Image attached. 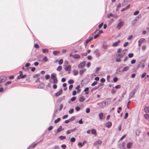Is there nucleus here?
Masks as SVG:
<instances>
[{
	"label": "nucleus",
	"mask_w": 149,
	"mask_h": 149,
	"mask_svg": "<svg viewBox=\"0 0 149 149\" xmlns=\"http://www.w3.org/2000/svg\"><path fill=\"white\" fill-rule=\"evenodd\" d=\"M139 88V86H136L133 91L130 93L129 99H130L135 94Z\"/></svg>",
	"instance_id": "nucleus-1"
},
{
	"label": "nucleus",
	"mask_w": 149,
	"mask_h": 149,
	"mask_svg": "<svg viewBox=\"0 0 149 149\" xmlns=\"http://www.w3.org/2000/svg\"><path fill=\"white\" fill-rule=\"evenodd\" d=\"M97 105H100V107L103 108L106 106V102L105 101H102L100 102H98L97 104Z\"/></svg>",
	"instance_id": "nucleus-2"
},
{
	"label": "nucleus",
	"mask_w": 149,
	"mask_h": 149,
	"mask_svg": "<svg viewBox=\"0 0 149 149\" xmlns=\"http://www.w3.org/2000/svg\"><path fill=\"white\" fill-rule=\"evenodd\" d=\"M93 53L95 55V56L97 57H99L101 55V54L99 51L97 49H95L93 51Z\"/></svg>",
	"instance_id": "nucleus-3"
},
{
	"label": "nucleus",
	"mask_w": 149,
	"mask_h": 149,
	"mask_svg": "<svg viewBox=\"0 0 149 149\" xmlns=\"http://www.w3.org/2000/svg\"><path fill=\"white\" fill-rule=\"evenodd\" d=\"M6 80V77L5 76H1L0 77V83L4 82Z\"/></svg>",
	"instance_id": "nucleus-4"
},
{
	"label": "nucleus",
	"mask_w": 149,
	"mask_h": 149,
	"mask_svg": "<svg viewBox=\"0 0 149 149\" xmlns=\"http://www.w3.org/2000/svg\"><path fill=\"white\" fill-rule=\"evenodd\" d=\"M86 62L85 61H83L78 65L79 68H84Z\"/></svg>",
	"instance_id": "nucleus-5"
},
{
	"label": "nucleus",
	"mask_w": 149,
	"mask_h": 149,
	"mask_svg": "<svg viewBox=\"0 0 149 149\" xmlns=\"http://www.w3.org/2000/svg\"><path fill=\"white\" fill-rule=\"evenodd\" d=\"M124 24V23L123 22L121 21L120 22L117 24V28L119 29H120L121 27L123 26Z\"/></svg>",
	"instance_id": "nucleus-6"
},
{
	"label": "nucleus",
	"mask_w": 149,
	"mask_h": 149,
	"mask_svg": "<svg viewBox=\"0 0 149 149\" xmlns=\"http://www.w3.org/2000/svg\"><path fill=\"white\" fill-rule=\"evenodd\" d=\"M145 41V40L144 38H141L138 41V45L139 47L140 46L141 44L144 42Z\"/></svg>",
	"instance_id": "nucleus-7"
},
{
	"label": "nucleus",
	"mask_w": 149,
	"mask_h": 149,
	"mask_svg": "<svg viewBox=\"0 0 149 149\" xmlns=\"http://www.w3.org/2000/svg\"><path fill=\"white\" fill-rule=\"evenodd\" d=\"M102 143V141L100 140H98L97 141H95L94 143V145L96 146Z\"/></svg>",
	"instance_id": "nucleus-8"
},
{
	"label": "nucleus",
	"mask_w": 149,
	"mask_h": 149,
	"mask_svg": "<svg viewBox=\"0 0 149 149\" xmlns=\"http://www.w3.org/2000/svg\"><path fill=\"white\" fill-rule=\"evenodd\" d=\"M62 89H60L55 94V96L56 97H58L60 95L62 94Z\"/></svg>",
	"instance_id": "nucleus-9"
},
{
	"label": "nucleus",
	"mask_w": 149,
	"mask_h": 149,
	"mask_svg": "<svg viewBox=\"0 0 149 149\" xmlns=\"http://www.w3.org/2000/svg\"><path fill=\"white\" fill-rule=\"evenodd\" d=\"M118 146L120 149H123L125 146V143L123 142L121 144H119L118 145Z\"/></svg>",
	"instance_id": "nucleus-10"
},
{
	"label": "nucleus",
	"mask_w": 149,
	"mask_h": 149,
	"mask_svg": "<svg viewBox=\"0 0 149 149\" xmlns=\"http://www.w3.org/2000/svg\"><path fill=\"white\" fill-rule=\"evenodd\" d=\"M112 126V123L111 122H108L106 124V127L108 128H110Z\"/></svg>",
	"instance_id": "nucleus-11"
},
{
	"label": "nucleus",
	"mask_w": 149,
	"mask_h": 149,
	"mask_svg": "<svg viewBox=\"0 0 149 149\" xmlns=\"http://www.w3.org/2000/svg\"><path fill=\"white\" fill-rule=\"evenodd\" d=\"M120 42V41L119 40H118L115 43H114L112 45V46L113 47H116L117 46L118 44H119V43Z\"/></svg>",
	"instance_id": "nucleus-12"
},
{
	"label": "nucleus",
	"mask_w": 149,
	"mask_h": 149,
	"mask_svg": "<svg viewBox=\"0 0 149 149\" xmlns=\"http://www.w3.org/2000/svg\"><path fill=\"white\" fill-rule=\"evenodd\" d=\"M62 127L60 126L57 129V131L56 133V134H57L60 132L61 131L63 130H64V129H62Z\"/></svg>",
	"instance_id": "nucleus-13"
},
{
	"label": "nucleus",
	"mask_w": 149,
	"mask_h": 149,
	"mask_svg": "<svg viewBox=\"0 0 149 149\" xmlns=\"http://www.w3.org/2000/svg\"><path fill=\"white\" fill-rule=\"evenodd\" d=\"M71 66L70 65H68L65 68V71H70L71 70Z\"/></svg>",
	"instance_id": "nucleus-14"
},
{
	"label": "nucleus",
	"mask_w": 149,
	"mask_h": 149,
	"mask_svg": "<svg viewBox=\"0 0 149 149\" xmlns=\"http://www.w3.org/2000/svg\"><path fill=\"white\" fill-rule=\"evenodd\" d=\"M80 55L78 54H75L73 55V58L74 59H78L80 58Z\"/></svg>",
	"instance_id": "nucleus-15"
},
{
	"label": "nucleus",
	"mask_w": 149,
	"mask_h": 149,
	"mask_svg": "<svg viewBox=\"0 0 149 149\" xmlns=\"http://www.w3.org/2000/svg\"><path fill=\"white\" fill-rule=\"evenodd\" d=\"M129 69V66H127L123 68V69L122 71L123 72L127 71H128Z\"/></svg>",
	"instance_id": "nucleus-16"
},
{
	"label": "nucleus",
	"mask_w": 149,
	"mask_h": 149,
	"mask_svg": "<svg viewBox=\"0 0 149 149\" xmlns=\"http://www.w3.org/2000/svg\"><path fill=\"white\" fill-rule=\"evenodd\" d=\"M56 77V74L55 73H53L51 74V78L52 79H53L55 78Z\"/></svg>",
	"instance_id": "nucleus-17"
},
{
	"label": "nucleus",
	"mask_w": 149,
	"mask_h": 149,
	"mask_svg": "<svg viewBox=\"0 0 149 149\" xmlns=\"http://www.w3.org/2000/svg\"><path fill=\"white\" fill-rule=\"evenodd\" d=\"M86 71V69H84L81 70L79 71V74L80 75H82Z\"/></svg>",
	"instance_id": "nucleus-18"
},
{
	"label": "nucleus",
	"mask_w": 149,
	"mask_h": 149,
	"mask_svg": "<svg viewBox=\"0 0 149 149\" xmlns=\"http://www.w3.org/2000/svg\"><path fill=\"white\" fill-rule=\"evenodd\" d=\"M99 118L100 120H102L103 118V114L101 112L98 114Z\"/></svg>",
	"instance_id": "nucleus-19"
},
{
	"label": "nucleus",
	"mask_w": 149,
	"mask_h": 149,
	"mask_svg": "<svg viewBox=\"0 0 149 149\" xmlns=\"http://www.w3.org/2000/svg\"><path fill=\"white\" fill-rule=\"evenodd\" d=\"M144 111L146 113H149V108L148 107L146 106L145 107Z\"/></svg>",
	"instance_id": "nucleus-20"
},
{
	"label": "nucleus",
	"mask_w": 149,
	"mask_h": 149,
	"mask_svg": "<svg viewBox=\"0 0 149 149\" xmlns=\"http://www.w3.org/2000/svg\"><path fill=\"white\" fill-rule=\"evenodd\" d=\"M132 143L131 142H129L127 144V147L128 148H130L132 146Z\"/></svg>",
	"instance_id": "nucleus-21"
},
{
	"label": "nucleus",
	"mask_w": 149,
	"mask_h": 149,
	"mask_svg": "<svg viewBox=\"0 0 149 149\" xmlns=\"http://www.w3.org/2000/svg\"><path fill=\"white\" fill-rule=\"evenodd\" d=\"M130 4H129L127 6L125 7V8H123L122 10H121V11H124V10H127V9H128V8H129L130 7Z\"/></svg>",
	"instance_id": "nucleus-22"
},
{
	"label": "nucleus",
	"mask_w": 149,
	"mask_h": 149,
	"mask_svg": "<svg viewBox=\"0 0 149 149\" xmlns=\"http://www.w3.org/2000/svg\"><path fill=\"white\" fill-rule=\"evenodd\" d=\"M85 100L83 96H81L80 97L79 99V101L80 102H82L84 101Z\"/></svg>",
	"instance_id": "nucleus-23"
},
{
	"label": "nucleus",
	"mask_w": 149,
	"mask_h": 149,
	"mask_svg": "<svg viewBox=\"0 0 149 149\" xmlns=\"http://www.w3.org/2000/svg\"><path fill=\"white\" fill-rule=\"evenodd\" d=\"M100 86H97L93 88L91 90V91L93 92V91L95 90H97L98 88Z\"/></svg>",
	"instance_id": "nucleus-24"
},
{
	"label": "nucleus",
	"mask_w": 149,
	"mask_h": 149,
	"mask_svg": "<svg viewBox=\"0 0 149 149\" xmlns=\"http://www.w3.org/2000/svg\"><path fill=\"white\" fill-rule=\"evenodd\" d=\"M138 19H135L132 22V24L133 25L135 24L136 23V22L137 21Z\"/></svg>",
	"instance_id": "nucleus-25"
},
{
	"label": "nucleus",
	"mask_w": 149,
	"mask_h": 149,
	"mask_svg": "<svg viewBox=\"0 0 149 149\" xmlns=\"http://www.w3.org/2000/svg\"><path fill=\"white\" fill-rule=\"evenodd\" d=\"M73 74L74 75H77L78 73V71L76 70H74L73 71Z\"/></svg>",
	"instance_id": "nucleus-26"
},
{
	"label": "nucleus",
	"mask_w": 149,
	"mask_h": 149,
	"mask_svg": "<svg viewBox=\"0 0 149 149\" xmlns=\"http://www.w3.org/2000/svg\"><path fill=\"white\" fill-rule=\"evenodd\" d=\"M91 134H96V131L95 129H92L91 130Z\"/></svg>",
	"instance_id": "nucleus-27"
},
{
	"label": "nucleus",
	"mask_w": 149,
	"mask_h": 149,
	"mask_svg": "<svg viewBox=\"0 0 149 149\" xmlns=\"http://www.w3.org/2000/svg\"><path fill=\"white\" fill-rule=\"evenodd\" d=\"M62 69V67L61 66H59L56 68V70L58 71H60Z\"/></svg>",
	"instance_id": "nucleus-28"
},
{
	"label": "nucleus",
	"mask_w": 149,
	"mask_h": 149,
	"mask_svg": "<svg viewBox=\"0 0 149 149\" xmlns=\"http://www.w3.org/2000/svg\"><path fill=\"white\" fill-rule=\"evenodd\" d=\"M42 52L43 53H48L49 52V51L47 49H42Z\"/></svg>",
	"instance_id": "nucleus-29"
},
{
	"label": "nucleus",
	"mask_w": 149,
	"mask_h": 149,
	"mask_svg": "<svg viewBox=\"0 0 149 149\" xmlns=\"http://www.w3.org/2000/svg\"><path fill=\"white\" fill-rule=\"evenodd\" d=\"M144 116V118L146 119H148L149 118V115L148 114H145Z\"/></svg>",
	"instance_id": "nucleus-30"
},
{
	"label": "nucleus",
	"mask_w": 149,
	"mask_h": 149,
	"mask_svg": "<svg viewBox=\"0 0 149 149\" xmlns=\"http://www.w3.org/2000/svg\"><path fill=\"white\" fill-rule=\"evenodd\" d=\"M59 138L61 140H63L65 139L66 136H61L59 137Z\"/></svg>",
	"instance_id": "nucleus-31"
},
{
	"label": "nucleus",
	"mask_w": 149,
	"mask_h": 149,
	"mask_svg": "<svg viewBox=\"0 0 149 149\" xmlns=\"http://www.w3.org/2000/svg\"><path fill=\"white\" fill-rule=\"evenodd\" d=\"M74 81L72 79H70L68 81V83L69 84H71L73 83Z\"/></svg>",
	"instance_id": "nucleus-32"
},
{
	"label": "nucleus",
	"mask_w": 149,
	"mask_h": 149,
	"mask_svg": "<svg viewBox=\"0 0 149 149\" xmlns=\"http://www.w3.org/2000/svg\"><path fill=\"white\" fill-rule=\"evenodd\" d=\"M124 56V55L123 54V53H122L121 54H119L117 55V57H119V58H122Z\"/></svg>",
	"instance_id": "nucleus-33"
},
{
	"label": "nucleus",
	"mask_w": 149,
	"mask_h": 149,
	"mask_svg": "<svg viewBox=\"0 0 149 149\" xmlns=\"http://www.w3.org/2000/svg\"><path fill=\"white\" fill-rule=\"evenodd\" d=\"M76 140L75 139L74 137H72L71 138L70 141L71 142H74Z\"/></svg>",
	"instance_id": "nucleus-34"
},
{
	"label": "nucleus",
	"mask_w": 149,
	"mask_h": 149,
	"mask_svg": "<svg viewBox=\"0 0 149 149\" xmlns=\"http://www.w3.org/2000/svg\"><path fill=\"white\" fill-rule=\"evenodd\" d=\"M61 120V119L60 118H58L56 120L54 121V123H56L58 122Z\"/></svg>",
	"instance_id": "nucleus-35"
},
{
	"label": "nucleus",
	"mask_w": 149,
	"mask_h": 149,
	"mask_svg": "<svg viewBox=\"0 0 149 149\" xmlns=\"http://www.w3.org/2000/svg\"><path fill=\"white\" fill-rule=\"evenodd\" d=\"M54 83L56 84L58 83V80L57 77L53 79Z\"/></svg>",
	"instance_id": "nucleus-36"
},
{
	"label": "nucleus",
	"mask_w": 149,
	"mask_h": 149,
	"mask_svg": "<svg viewBox=\"0 0 149 149\" xmlns=\"http://www.w3.org/2000/svg\"><path fill=\"white\" fill-rule=\"evenodd\" d=\"M63 62V60L62 59H60L58 62V64L60 65L62 64Z\"/></svg>",
	"instance_id": "nucleus-37"
},
{
	"label": "nucleus",
	"mask_w": 149,
	"mask_h": 149,
	"mask_svg": "<svg viewBox=\"0 0 149 149\" xmlns=\"http://www.w3.org/2000/svg\"><path fill=\"white\" fill-rule=\"evenodd\" d=\"M40 76L39 74H35L33 76V78H36Z\"/></svg>",
	"instance_id": "nucleus-38"
},
{
	"label": "nucleus",
	"mask_w": 149,
	"mask_h": 149,
	"mask_svg": "<svg viewBox=\"0 0 149 149\" xmlns=\"http://www.w3.org/2000/svg\"><path fill=\"white\" fill-rule=\"evenodd\" d=\"M75 119V117L74 116L72 117L71 118L69 119L70 122L74 120Z\"/></svg>",
	"instance_id": "nucleus-39"
},
{
	"label": "nucleus",
	"mask_w": 149,
	"mask_h": 149,
	"mask_svg": "<svg viewBox=\"0 0 149 149\" xmlns=\"http://www.w3.org/2000/svg\"><path fill=\"white\" fill-rule=\"evenodd\" d=\"M74 109H71L69 111V113L71 114L73 113L74 112Z\"/></svg>",
	"instance_id": "nucleus-40"
},
{
	"label": "nucleus",
	"mask_w": 149,
	"mask_h": 149,
	"mask_svg": "<svg viewBox=\"0 0 149 149\" xmlns=\"http://www.w3.org/2000/svg\"><path fill=\"white\" fill-rule=\"evenodd\" d=\"M114 87H113L111 91V93L112 94H114L116 92V90L114 89Z\"/></svg>",
	"instance_id": "nucleus-41"
},
{
	"label": "nucleus",
	"mask_w": 149,
	"mask_h": 149,
	"mask_svg": "<svg viewBox=\"0 0 149 149\" xmlns=\"http://www.w3.org/2000/svg\"><path fill=\"white\" fill-rule=\"evenodd\" d=\"M90 109L89 108H87L86 109V112L87 113H88L90 112Z\"/></svg>",
	"instance_id": "nucleus-42"
},
{
	"label": "nucleus",
	"mask_w": 149,
	"mask_h": 149,
	"mask_svg": "<svg viewBox=\"0 0 149 149\" xmlns=\"http://www.w3.org/2000/svg\"><path fill=\"white\" fill-rule=\"evenodd\" d=\"M139 13V12L138 10H137L134 13V15H136L138 14Z\"/></svg>",
	"instance_id": "nucleus-43"
},
{
	"label": "nucleus",
	"mask_w": 149,
	"mask_h": 149,
	"mask_svg": "<svg viewBox=\"0 0 149 149\" xmlns=\"http://www.w3.org/2000/svg\"><path fill=\"white\" fill-rule=\"evenodd\" d=\"M97 82L96 81H94L93 83L91 84V86H94L95 85L97 84Z\"/></svg>",
	"instance_id": "nucleus-44"
},
{
	"label": "nucleus",
	"mask_w": 149,
	"mask_h": 149,
	"mask_svg": "<svg viewBox=\"0 0 149 149\" xmlns=\"http://www.w3.org/2000/svg\"><path fill=\"white\" fill-rule=\"evenodd\" d=\"M59 52L58 51H54L53 52V54L54 55H56L57 54L59 53Z\"/></svg>",
	"instance_id": "nucleus-45"
},
{
	"label": "nucleus",
	"mask_w": 149,
	"mask_h": 149,
	"mask_svg": "<svg viewBox=\"0 0 149 149\" xmlns=\"http://www.w3.org/2000/svg\"><path fill=\"white\" fill-rule=\"evenodd\" d=\"M75 109L76 110L78 111L80 110V107L79 106H77L75 107Z\"/></svg>",
	"instance_id": "nucleus-46"
},
{
	"label": "nucleus",
	"mask_w": 149,
	"mask_h": 149,
	"mask_svg": "<svg viewBox=\"0 0 149 149\" xmlns=\"http://www.w3.org/2000/svg\"><path fill=\"white\" fill-rule=\"evenodd\" d=\"M102 48L105 49H106L107 47V45H106L103 44L102 47Z\"/></svg>",
	"instance_id": "nucleus-47"
},
{
	"label": "nucleus",
	"mask_w": 149,
	"mask_h": 149,
	"mask_svg": "<svg viewBox=\"0 0 149 149\" xmlns=\"http://www.w3.org/2000/svg\"><path fill=\"white\" fill-rule=\"evenodd\" d=\"M76 98V97H73L71 98V100L72 101H74L75 100Z\"/></svg>",
	"instance_id": "nucleus-48"
},
{
	"label": "nucleus",
	"mask_w": 149,
	"mask_h": 149,
	"mask_svg": "<svg viewBox=\"0 0 149 149\" xmlns=\"http://www.w3.org/2000/svg\"><path fill=\"white\" fill-rule=\"evenodd\" d=\"M128 57L130 58L132 57L133 56L134 54L132 53H130L128 54Z\"/></svg>",
	"instance_id": "nucleus-49"
},
{
	"label": "nucleus",
	"mask_w": 149,
	"mask_h": 149,
	"mask_svg": "<svg viewBox=\"0 0 149 149\" xmlns=\"http://www.w3.org/2000/svg\"><path fill=\"white\" fill-rule=\"evenodd\" d=\"M43 60L45 62H46L47 61L48 59L47 58V57L46 56H45L43 58Z\"/></svg>",
	"instance_id": "nucleus-50"
},
{
	"label": "nucleus",
	"mask_w": 149,
	"mask_h": 149,
	"mask_svg": "<svg viewBox=\"0 0 149 149\" xmlns=\"http://www.w3.org/2000/svg\"><path fill=\"white\" fill-rule=\"evenodd\" d=\"M121 87V86L120 85H116V86L114 87V88H117V89H119V88H120Z\"/></svg>",
	"instance_id": "nucleus-51"
},
{
	"label": "nucleus",
	"mask_w": 149,
	"mask_h": 149,
	"mask_svg": "<svg viewBox=\"0 0 149 149\" xmlns=\"http://www.w3.org/2000/svg\"><path fill=\"white\" fill-rule=\"evenodd\" d=\"M118 78L116 77H114L113 78V81L114 82H116L118 80Z\"/></svg>",
	"instance_id": "nucleus-52"
},
{
	"label": "nucleus",
	"mask_w": 149,
	"mask_h": 149,
	"mask_svg": "<svg viewBox=\"0 0 149 149\" xmlns=\"http://www.w3.org/2000/svg\"><path fill=\"white\" fill-rule=\"evenodd\" d=\"M61 147L64 149H65L66 148V146L65 144H62L61 146Z\"/></svg>",
	"instance_id": "nucleus-53"
},
{
	"label": "nucleus",
	"mask_w": 149,
	"mask_h": 149,
	"mask_svg": "<svg viewBox=\"0 0 149 149\" xmlns=\"http://www.w3.org/2000/svg\"><path fill=\"white\" fill-rule=\"evenodd\" d=\"M76 128H75L72 129L70 130L71 133L74 132L76 130Z\"/></svg>",
	"instance_id": "nucleus-54"
},
{
	"label": "nucleus",
	"mask_w": 149,
	"mask_h": 149,
	"mask_svg": "<svg viewBox=\"0 0 149 149\" xmlns=\"http://www.w3.org/2000/svg\"><path fill=\"white\" fill-rule=\"evenodd\" d=\"M105 81V79L104 78H102L100 79V81L101 83H104Z\"/></svg>",
	"instance_id": "nucleus-55"
},
{
	"label": "nucleus",
	"mask_w": 149,
	"mask_h": 149,
	"mask_svg": "<svg viewBox=\"0 0 149 149\" xmlns=\"http://www.w3.org/2000/svg\"><path fill=\"white\" fill-rule=\"evenodd\" d=\"M146 73L145 72L144 73L141 75V78H144L146 75Z\"/></svg>",
	"instance_id": "nucleus-56"
},
{
	"label": "nucleus",
	"mask_w": 149,
	"mask_h": 149,
	"mask_svg": "<svg viewBox=\"0 0 149 149\" xmlns=\"http://www.w3.org/2000/svg\"><path fill=\"white\" fill-rule=\"evenodd\" d=\"M53 149H59V147L58 146H56L53 148Z\"/></svg>",
	"instance_id": "nucleus-57"
},
{
	"label": "nucleus",
	"mask_w": 149,
	"mask_h": 149,
	"mask_svg": "<svg viewBox=\"0 0 149 149\" xmlns=\"http://www.w3.org/2000/svg\"><path fill=\"white\" fill-rule=\"evenodd\" d=\"M129 44V42H125L123 45V47H126L128 45V44Z\"/></svg>",
	"instance_id": "nucleus-58"
},
{
	"label": "nucleus",
	"mask_w": 149,
	"mask_h": 149,
	"mask_svg": "<svg viewBox=\"0 0 149 149\" xmlns=\"http://www.w3.org/2000/svg\"><path fill=\"white\" fill-rule=\"evenodd\" d=\"M45 79H49L50 78V76L49 74H47L45 76Z\"/></svg>",
	"instance_id": "nucleus-59"
},
{
	"label": "nucleus",
	"mask_w": 149,
	"mask_h": 149,
	"mask_svg": "<svg viewBox=\"0 0 149 149\" xmlns=\"http://www.w3.org/2000/svg\"><path fill=\"white\" fill-rule=\"evenodd\" d=\"M136 60L133 59L131 61V64H133L135 63L136 62Z\"/></svg>",
	"instance_id": "nucleus-60"
},
{
	"label": "nucleus",
	"mask_w": 149,
	"mask_h": 149,
	"mask_svg": "<svg viewBox=\"0 0 149 149\" xmlns=\"http://www.w3.org/2000/svg\"><path fill=\"white\" fill-rule=\"evenodd\" d=\"M128 116V113H126L125 114L124 118L125 119H126L127 118Z\"/></svg>",
	"instance_id": "nucleus-61"
},
{
	"label": "nucleus",
	"mask_w": 149,
	"mask_h": 149,
	"mask_svg": "<svg viewBox=\"0 0 149 149\" xmlns=\"http://www.w3.org/2000/svg\"><path fill=\"white\" fill-rule=\"evenodd\" d=\"M100 34H98V33H97V34H96V35H95L94 36V38L95 39H96V38H97V37H98L99 36H100Z\"/></svg>",
	"instance_id": "nucleus-62"
},
{
	"label": "nucleus",
	"mask_w": 149,
	"mask_h": 149,
	"mask_svg": "<svg viewBox=\"0 0 149 149\" xmlns=\"http://www.w3.org/2000/svg\"><path fill=\"white\" fill-rule=\"evenodd\" d=\"M113 16V14L111 13H110L107 15V17L108 18H109L110 17H112Z\"/></svg>",
	"instance_id": "nucleus-63"
},
{
	"label": "nucleus",
	"mask_w": 149,
	"mask_h": 149,
	"mask_svg": "<svg viewBox=\"0 0 149 149\" xmlns=\"http://www.w3.org/2000/svg\"><path fill=\"white\" fill-rule=\"evenodd\" d=\"M132 38V35L130 36L127 38V40H130Z\"/></svg>",
	"instance_id": "nucleus-64"
}]
</instances>
